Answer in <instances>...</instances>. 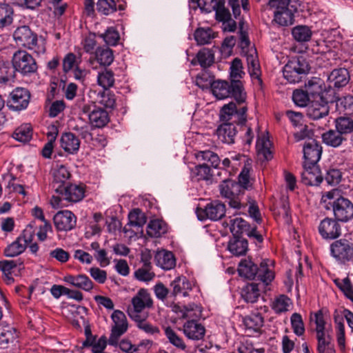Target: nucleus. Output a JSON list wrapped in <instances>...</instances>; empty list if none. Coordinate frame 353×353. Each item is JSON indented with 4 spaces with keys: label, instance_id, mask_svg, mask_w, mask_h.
Listing matches in <instances>:
<instances>
[{
    "label": "nucleus",
    "instance_id": "1",
    "mask_svg": "<svg viewBox=\"0 0 353 353\" xmlns=\"http://www.w3.org/2000/svg\"><path fill=\"white\" fill-rule=\"evenodd\" d=\"M196 158L199 161H205L207 163L196 165L192 169L191 177L192 179L197 181H211L214 176L221 174L220 171L218 170L220 159L216 154L210 150L200 151L196 154Z\"/></svg>",
    "mask_w": 353,
    "mask_h": 353
},
{
    "label": "nucleus",
    "instance_id": "2",
    "mask_svg": "<svg viewBox=\"0 0 353 353\" xmlns=\"http://www.w3.org/2000/svg\"><path fill=\"white\" fill-rule=\"evenodd\" d=\"M331 205L334 218L341 222H347L353 219V203L341 196L338 190H332L323 194L321 201Z\"/></svg>",
    "mask_w": 353,
    "mask_h": 353
},
{
    "label": "nucleus",
    "instance_id": "3",
    "mask_svg": "<svg viewBox=\"0 0 353 353\" xmlns=\"http://www.w3.org/2000/svg\"><path fill=\"white\" fill-rule=\"evenodd\" d=\"M310 69L307 60L303 57H298L292 58L285 65L283 74L289 83H295L299 82Z\"/></svg>",
    "mask_w": 353,
    "mask_h": 353
},
{
    "label": "nucleus",
    "instance_id": "4",
    "mask_svg": "<svg viewBox=\"0 0 353 353\" xmlns=\"http://www.w3.org/2000/svg\"><path fill=\"white\" fill-rule=\"evenodd\" d=\"M290 1L279 3V0H269L267 8H276L274 20L281 26H291L294 22V12L296 9L290 7Z\"/></svg>",
    "mask_w": 353,
    "mask_h": 353
},
{
    "label": "nucleus",
    "instance_id": "5",
    "mask_svg": "<svg viewBox=\"0 0 353 353\" xmlns=\"http://www.w3.org/2000/svg\"><path fill=\"white\" fill-rule=\"evenodd\" d=\"M12 63L16 72L23 76L30 75L37 72L38 66L34 57L25 50H17L13 54Z\"/></svg>",
    "mask_w": 353,
    "mask_h": 353
},
{
    "label": "nucleus",
    "instance_id": "6",
    "mask_svg": "<svg viewBox=\"0 0 353 353\" xmlns=\"http://www.w3.org/2000/svg\"><path fill=\"white\" fill-rule=\"evenodd\" d=\"M59 196H53L56 204L63 199L71 203H77L82 200L85 196V186L83 184H67L57 192Z\"/></svg>",
    "mask_w": 353,
    "mask_h": 353
},
{
    "label": "nucleus",
    "instance_id": "7",
    "mask_svg": "<svg viewBox=\"0 0 353 353\" xmlns=\"http://www.w3.org/2000/svg\"><path fill=\"white\" fill-rule=\"evenodd\" d=\"M331 255L339 262L345 263L353 256V243L345 239L336 240L330 245Z\"/></svg>",
    "mask_w": 353,
    "mask_h": 353
},
{
    "label": "nucleus",
    "instance_id": "8",
    "mask_svg": "<svg viewBox=\"0 0 353 353\" xmlns=\"http://www.w3.org/2000/svg\"><path fill=\"white\" fill-rule=\"evenodd\" d=\"M227 97L234 98L239 104L245 102L246 94L241 81L222 80V99Z\"/></svg>",
    "mask_w": 353,
    "mask_h": 353
},
{
    "label": "nucleus",
    "instance_id": "9",
    "mask_svg": "<svg viewBox=\"0 0 353 353\" xmlns=\"http://www.w3.org/2000/svg\"><path fill=\"white\" fill-rule=\"evenodd\" d=\"M81 112L88 114L90 124L94 128H103L110 121L108 112L101 108H97L94 104H84Z\"/></svg>",
    "mask_w": 353,
    "mask_h": 353
},
{
    "label": "nucleus",
    "instance_id": "10",
    "mask_svg": "<svg viewBox=\"0 0 353 353\" xmlns=\"http://www.w3.org/2000/svg\"><path fill=\"white\" fill-rule=\"evenodd\" d=\"M111 317L114 325L112 327L108 343L112 345H116L119 337L127 331L128 322L125 314L120 310H115L112 314Z\"/></svg>",
    "mask_w": 353,
    "mask_h": 353
},
{
    "label": "nucleus",
    "instance_id": "11",
    "mask_svg": "<svg viewBox=\"0 0 353 353\" xmlns=\"http://www.w3.org/2000/svg\"><path fill=\"white\" fill-rule=\"evenodd\" d=\"M13 37L18 45L30 50L34 49L37 43V35L28 26L17 28Z\"/></svg>",
    "mask_w": 353,
    "mask_h": 353
},
{
    "label": "nucleus",
    "instance_id": "12",
    "mask_svg": "<svg viewBox=\"0 0 353 353\" xmlns=\"http://www.w3.org/2000/svg\"><path fill=\"white\" fill-rule=\"evenodd\" d=\"M336 219L325 218L319 225V232L323 239H336L341 234V227Z\"/></svg>",
    "mask_w": 353,
    "mask_h": 353
},
{
    "label": "nucleus",
    "instance_id": "13",
    "mask_svg": "<svg viewBox=\"0 0 353 353\" xmlns=\"http://www.w3.org/2000/svg\"><path fill=\"white\" fill-rule=\"evenodd\" d=\"M11 99L8 101V107L14 110L26 109L30 102V94L29 91L23 88H17L11 93Z\"/></svg>",
    "mask_w": 353,
    "mask_h": 353
},
{
    "label": "nucleus",
    "instance_id": "14",
    "mask_svg": "<svg viewBox=\"0 0 353 353\" xmlns=\"http://www.w3.org/2000/svg\"><path fill=\"white\" fill-rule=\"evenodd\" d=\"M189 6L194 10L199 8L202 12L214 11L216 21H221V0H189Z\"/></svg>",
    "mask_w": 353,
    "mask_h": 353
},
{
    "label": "nucleus",
    "instance_id": "15",
    "mask_svg": "<svg viewBox=\"0 0 353 353\" xmlns=\"http://www.w3.org/2000/svg\"><path fill=\"white\" fill-rule=\"evenodd\" d=\"M53 221L58 230L68 231L76 225L77 218L71 211L63 210L58 212L54 216Z\"/></svg>",
    "mask_w": 353,
    "mask_h": 353
},
{
    "label": "nucleus",
    "instance_id": "16",
    "mask_svg": "<svg viewBox=\"0 0 353 353\" xmlns=\"http://www.w3.org/2000/svg\"><path fill=\"white\" fill-rule=\"evenodd\" d=\"M322 154V147L314 139L305 142L303 147L304 163L316 165L320 160Z\"/></svg>",
    "mask_w": 353,
    "mask_h": 353
},
{
    "label": "nucleus",
    "instance_id": "17",
    "mask_svg": "<svg viewBox=\"0 0 353 353\" xmlns=\"http://www.w3.org/2000/svg\"><path fill=\"white\" fill-rule=\"evenodd\" d=\"M330 108L328 101L323 99L312 100L307 109V115L313 120H318L328 115Z\"/></svg>",
    "mask_w": 353,
    "mask_h": 353
},
{
    "label": "nucleus",
    "instance_id": "18",
    "mask_svg": "<svg viewBox=\"0 0 353 353\" xmlns=\"http://www.w3.org/2000/svg\"><path fill=\"white\" fill-rule=\"evenodd\" d=\"M243 324L248 335L261 333L264 324V318L260 312H252L243 319Z\"/></svg>",
    "mask_w": 353,
    "mask_h": 353
},
{
    "label": "nucleus",
    "instance_id": "19",
    "mask_svg": "<svg viewBox=\"0 0 353 353\" xmlns=\"http://www.w3.org/2000/svg\"><path fill=\"white\" fill-rule=\"evenodd\" d=\"M301 181L306 185H319L323 181L320 170L316 165L304 163V170L301 173Z\"/></svg>",
    "mask_w": 353,
    "mask_h": 353
},
{
    "label": "nucleus",
    "instance_id": "20",
    "mask_svg": "<svg viewBox=\"0 0 353 353\" xmlns=\"http://www.w3.org/2000/svg\"><path fill=\"white\" fill-rule=\"evenodd\" d=\"M52 185L56 192L67 185L66 182L70 177V172L63 165H54L52 170Z\"/></svg>",
    "mask_w": 353,
    "mask_h": 353
},
{
    "label": "nucleus",
    "instance_id": "21",
    "mask_svg": "<svg viewBox=\"0 0 353 353\" xmlns=\"http://www.w3.org/2000/svg\"><path fill=\"white\" fill-rule=\"evenodd\" d=\"M185 335L191 340L199 341L203 339L205 333V327L196 321H188L183 325Z\"/></svg>",
    "mask_w": 353,
    "mask_h": 353
},
{
    "label": "nucleus",
    "instance_id": "22",
    "mask_svg": "<svg viewBox=\"0 0 353 353\" xmlns=\"http://www.w3.org/2000/svg\"><path fill=\"white\" fill-rule=\"evenodd\" d=\"M220 208L221 203L219 201H214L208 203L205 209L197 208L196 212L198 219L201 221L205 219L219 220L221 219Z\"/></svg>",
    "mask_w": 353,
    "mask_h": 353
},
{
    "label": "nucleus",
    "instance_id": "23",
    "mask_svg": "<svg viewBox=\"0 0 353 353\" xmlns=\"http://www.w3.org/2000/svg\"><path fill=\"white\" fill-rule=\"evenodd\" d=\"M349 72L344 68L333 70L327 77L330 86L340 88L346 85L350 81Z\"/></svg>",
    "mask_w": 353,
    "mask_h": 353
},
{
    "label": "nucleus",
    "instance_id": "24",
    "mask_svg": "<svg viewBox=\"0 0 353 353\" xmlns=\"http://www.w3.org/2000/svg\"><path fill=\"white\" fill-rule=\"evenodd\" d=\"M63 281L77 288L90 292L94 287L93 282L85 274L73 276L68 274L64 276Z\"/></svg>",
    "mask_w": 353,
    "mask_h": 353
},
{
    "label": "nucleus",
    "instance_id": "25",
    "mask_svg": "<svg viewBox=\"0 0 353 353\" xmlns=\"http://www.w3.org/2000/svg\"><path fill=\"white\" fill-rule=\"evenodd\" d=\"M222 226L224 228L229 227L233 237H240L241 234H247L250 228L249 223L242 218L230 219L229 223L224 221L222 222Z\"/></svg>",
    "mask_w": 353,
    "mask_h": 353
},
{
    "label": "nucleus",
    "instance_id": "26",
    "mask_svg": "<svg viewBox=\"0 0 353 353\" xmlns=\"http://www.w3.org/2000/svg\"><path fill=\"white\" fill-rule=\"evenodd\" d=\"M237 271L241 277L252 280L257 274L258 267L250 259H244L239 262Z\"/></svg>",
    "mask_w": 353,
    "mask_h": 353
},
{
    "label": "nucleus",
    "instance_id": "27",
    "mask_svg": "<svg viewBox=\"0 0 353 353\" xmlns=\"http://www.w3.org/2000/svg\"><path fill=\"white\" fill-rule=\"evenodd\" d=\"M154 261L157 265L166 270H171L176 265V259L174 254L165 250L157 252Z\"/></svg>",
    "mask_w": 353,
    "mask_h": 353
},
{
    "label": "nucleus",
    "instance_id": "28",
    "mask_svg": "<svg viewBox=\"0 0 353 353\" xmlns=\"http://www.w3.org/2000/svg\"><path fill=\"white\" fill-rule=\"evenodd\" d=\"M132 303L135 312H141L145 307L152 306L153 301L150 294L145 289H141L132 299Z\"/></svg>",
    "mask_w": 353,
    "mask_h": 353
},
{
    "label": "nucleus",
    "instance_id": "29",
    "mask_svg": "<svg viewBox=\"0 0 353 353\" xmlns=\"http://www.w3.org/2000/svg\"><path fill=\"white\" fill-rule=\"evenodd\" d=\"M323 81L321 79L314 77L305 84V90L312 100L325 98L323 91Z\"/></svg>",
    "mask_w": 353,
    "mask_h": 353
},
{
    "label": "nucleus",
    "instance_id": "30",
    "mask_svg": "<svg viewBox=\"0 0 353 353\" xmlns=\"http://www.w3.org/2000/svg\"><path fill=\"white\" fill-rule=\"evenodd\" d=\"M80 146V141L73 133L67 132L62 134L61 147L70 154L77 152Z\"/></svg>",
    "mask_w": 353,
    "mask_h": 353
},
{
    "label": "nucleus",
    "instance_id": "31",
    "mask_svg": "<svg viewBox=\"0 0 353 353\" xmlns=\"http://www.w3.org/2000/svg\"><path fill=\"white\" fill-rule=\"evenodd\" d=\"M228 250L235 256L245 255L248 250V241L241 237H233L228 242Z\"/></svg>",
    "mask_w": 353,
    "mask_h": 353
},
{
    "label": "nucleus",
    "instance_id": "32",
    "mask_svg": "<svg viewBox=\"0 0 353 353\" xmlns=\"http://www.w3.org/2000/svg\"><path fill=\"white\" fill-rule=\"evenodd\" d=\"M321 137L325 145L332 148H338L342 145L343 141H346V138L336 130H329L323 133Z\"/></svg>",
    "mask_w": 353,
    "mask_h": 353
},
{
    "label": "nucleus",
    "instance_id": "33",
    "mask_svg": "<svg viewBox=\"0 0 353 353\" xmlns=\"http://www.w3.org/2000/svg\"><path fill=\"white\" fill-rule=\"evenodd\" d=\"M214 62V54L210 50L203 48L196 54V57L191 61V64L196 65L199 64L202 68H207Z\"/></svg>",
    "mask_w": 353,
    "mask_h": 353
},
{
    "label": "nucleus",
    "instance_id": "34",
    "mask_svg": "<svg viewBox=\"0 0 353 353\" xmlns=\"http://www.w3.org/2000/svg\"><path fill=\"white\" fill-rule=\"evenodd\" d=\"M167 224L161 219L150 221L147 226V234L151 237H159L167 232Z\"/></svg>",
    "mask_w": 353,
    "mask_h": 353
},
{
    "label": "nucleus",
    "instance_id": "35",
    "mask_svg": "<svg viewBox=\"0 0 353 353\" xmlns=\"http://www.w3.org/2000/svg\"><path fill=\"white\" fill-rule=\"evenodd\" d=\"M95 58L102 65H110L114 61L113 52L108 47H99L95 51Z\"/></svg>",
    "mask_w": 353,
    "mask_h": 353
},
{
    "label": "nucleus",
    "instance_id": "36",
    "mask_svg": "<svg viewBox=\"0 0 353 353\" xmlns=\"http://www.w3.org/2000/svg\"><path fill=\"white\" fill-rule=\"evenodd\" d=\"M13 8L6 3H0V28L9 26L13 21Z\"/></svg>",
    "mask_w": 353,
    "mask_h": 353
},
{
    "label": "nucleus",
    "instance_id": "37",
    "mask_svg": "<svg viewBox=\"0 0 353 353\" xmlns=\"http://www.w3.org/2000/svg\"><path fill=\"white\" fill-rule=\"evenodd\" d=\"M318 353H335L329 334L316 335Z\"/></svg>",
    "mask_w": 353,
    "mask_h": 353
},
{
    "label": "nucleus",
    "instance_id": "38",
    "mask_svg": "<svg viewBox=\"0 0 353 353\" xmlns=\"http://www.w3.org/2000/svg\"><path fill=\"white\" fill-rule=\"evenodd\" d=\"M270 141L265 137L258 138L256 143V148L259 157H262L265 160H270L272 158V154L270 150Z\"/></svg>",
    "mask_w": 353,
    "mask_h": 353
},
{
    "label": "nucleus",
    "instance_id": "39",
    "mask_svg": "<svg viewBox=\"0 0 353 353\" xmlns=\"http://www.w3.org/2000/svg\"><path fill=\"white\" fill-rule=\"evenodd\" d=\"M15 69L13 64L3 63L0 64V83H10L15 78Z\"/></svg>",
    "mask_w": 353,
    "mask_h": 353
},
{
    "label": "nucleus",
    "instance_id": "40",
    "mask_svg": "<svg viewBox=\"0 0 353 353\" xmlns=\"http://www.w3.org/2000/svg\"><path fill=\"white\" fill-rule=\"evenodd\" d=\"M229 80H239L243 79L245 74L243 71V63L239 58H234L230 63Z\"/></svg>",
    "mask_w": 353,
    "mask_h": 353
},
{
    "label": "nucleus",
    "instance_id": "41",
    "mask_svg": "<svg viewBox=\"0 0 353 353\" xmlns=\"http://www.w3.org/2000/svg\"><path fill=\"white\" fill-rule=\"evenodd\" d=\"M97 82L105 90H108L114 83V72L110 70L105 68L98 73Z\"/></svg>",
    "mask_w": 353,
    "mask_h": 353
},
{
    "label": "nucleus",
    "instance_id": "42",
    "mask_svg": "<svg viewBox=\"0 0 353 353\" xmlns=\"http://www.w3.org/2000/svg\"><path fill=\"white\" fill-rule=\"evenodd\" d=\"M259 289L257 283H252L245 286L242 290L241 296L246 302L254 303L259 296Z\"/></svg>",
    "mask_w": 353,
    "mask_h": 353
},
{
    "label": "nucleus",
    "instance_id": "43",
    "mask_svg": "<svg viewBox=\"0 0 353 353\" xmlns=\"http://www.w3.org/2000/svg\"><path fill=\"white\" fill-rule=\"evenodd\" d=\"M336 109L345 115H353V96L346 95L336 101Z\"/></svg>",
    "mask_w": 353,
    "mask_h": 353
},
{
    "label": "nucleus",
    "instance_id": "44",
    "mask_svg": "<svg viewBox=\"0 0 353 353\" xmlns=\"http://www.w3.org/2000/svg\"><path fill=\"white\" fill-rule=\"evenodd\" d=\"M26 248V245L22 242V238H17L5 248L4 254L7 257L17 256L21 254Z\"/></svg>",
    "mask_w": 353,
    "mask_h": 353
},
{
    "label": "nucleus",
    "instance_id": "45",
    "mask_svg": "<svg viewBox=\"0 0 353 353\" xmlns=\"http://www.w3.org/2000/svg\"><path fill=\"white\" fill-rule=\"evenodd\" d=\"M194 39L198 45H205L209 43L214 38L212 30L210 28H199L195 30Z\"/></svg>",
    "mask_w": 353,
    "mask_h": 353
},
{
    "label": "nucleus",
    "instance_id": "46",
    "mask_svg": "<svg viewBox=\"0 0 353 353\" xmlns=\"http://www.w3.org/2000/svg\"><path fill=\"white\" fill-rule=\"evenodd\" d=\"M258 279L262 281L265 285H269L274 279V273L268 267L266 261L261 263L260 268H258L256 276Z\"/></svg>",
    "mask_w": 353,
    "mask_h": 353
},
{
    "label": "nucleus",
    "instance_id": "47",
    "mask_svg": "<svg viewBox=\"0 0 353 353\" xmlns=\"http://www.w3.org/2000/svg\"><path fill=\"white\" fill-rule=\"evenodd\" d=\"M293 38L298 42H306L312 37V31L306 26H297L292 30Z\"/></svg>",
    "mask_w": 353,
    "mask_h": 353
},
{
    "label": "nucleus",
    "instance_id": "48",
    "mask_svg": "<svg viewBox=\"0 0 353 353\" xmlns=\"http://www.w3.org/2000/svg\"><path fill=\"white\" fill-rule=\"evenodd\" d=\"M336 130L343 136L353 132V120L349 117H341L335 119Z\"/></svg>",
    "mask_w": 353,
    "mask_h": 353
},
{
    "label": "nucleus",
    "instance_id": "49",
    "mask_svg": "<svg viewBox=\"0 0 353 353\" xmlns=\"http://www.w3.org/2000/svg\"><path fill=\"white\" fill-rule=\"evenodd\" d=\"M311 320L315 323L316 335L328 334V328L326 327L327 323L321 310L315 312L313 317L311 316Z\"/></svg>",
    "mask_w": 353,
    "mask_h": 353
},
{
    "label": "nucleus",
    "instance_id": "50",
    "mask_svg": "<svg viewBox=\"0 0 353 353\" xmlns=\"http://www.w3.org/2000/svg\"><path fill=\"white\" fill-rule=\"evenodd\" d=\"M17 338L16 331L10 327L0 329V347H6L9 343H12Z\"/></svg>",
    "mask_w": 353,
    "mask_h": 353
},
{
    "label": "nucleus",
    "instance_id": "51",
    "mask_svg": "<svg viewBox=\"0 0 353 353\" xmlns=\"http://www.w3.org/2000/svg\"><path fill=\"white\" fill-rule=\"evenodd\" d=\"M292 303L291 300L286 295L282 294L276 297L272 303V310L276 314L285 312Z\"/></svg>",
    "mask_w": 353,
    "mask_h": 353
},
{
    "label": "nucleus",
    "instance_id": "52",
    "mask_svg": "<svg viewBox=\"0 0 353 353\" xmlns=\"http://www.w3.org/2000/svg\"><path fill=\"white\" fill-rule=\"evenodd\" d=\"M97 10L102 14L109 15L117 11V3L114 0H98Z\"/></svg>",
    "mask_w": 353,
    "mask_h": 353
},
{
    "label": "nucleus",
    "instance_id": "53",
    "mask_svg": "<svg viewBox=\"0 0 353 353\" xmlns=\"http://www.w3.org/2000/svg\"><path fill=\"white\" fill-rule=\"evenodd\" d=\"M32 136L31 128L28 125H23L15 130L12 137L20 142L26 143L31 139Z\"/></svg>",
    "mask_w": 353,
    "mask_h": 353
},
{
    "label": "nucleus",
    "instance_id": "54",
    "mask_svg": "<svg viewBox=\"0 0 353 353\" xmlns=\"http://www.w3.org/2000/svg\"><path fill=\"white\" fill-rule=\"evenodd\" d=\"M222 26L223 30L225 32H234L236 29V23L231 19L230 13L228 9L223 6L222 1Z\"/></svg>",
    "mask_w": 353,
    "mask_h": 353
},
{
    "label": "nucleus",
    "instance_id": "55",
    "mask_svg": "<svg viewBox=\"0 0 353 353\" xmlns=\"http://www.w3.org/2000/svg\"><path fill=\"white\" fill-rule=\"evenodd\" d=\"M98 102L106 108H113L116 103L115 96L108 90H105L99 92Z\"/></svg>",
    "mask_w": 353,
    "mask_h": 353
},
{
    "label": "nucleus",
    "instance_id": "56",
    "mask_svg": "<svg viewBox=\"0 0 353 353\" xmlns=\"http://www.w3.org/2000/svg\"><path fill=\"white\" fill-rule=\"evenodd\" d=\"M290 322L294 333L301 336L305 333V326L302 316L299 313H293L290 317Z\"/></svg>",
    "mask_w": 353,
    "mask_h": 353
},
{
    "label": "nucleus",
    "instance_id": "57",
    "mask_svg": "<svg viewBox=\"0 0 353 353\" xmlns=\"http://www.w3.org/2000/svg\"><path fill=\"white\" fill-rule=\"evenodd\" d=\"M239 158L240 157L237 155L232 156V160L229 158H225L222 161V165L223 166L222 170H225L229 176L235 174L238 170Z\"/></svg>",
    "mask_w": 353,
    "mask_h": 353
},
{
    "label": "nucleus",
    "instance_id": "58",
    "mask_svg": "<svg viewBox=\"0 0 353 353\" xmlns=\"http://www.w3.org/2000/svg\"><path fill=\"white\" fill-rule=\"evenodd\" d=\"M292 99L294 103L300 107H305L308 105L309 101H312L306 90H294L292 94Z\"/></svg>",
    "mask_w": 353,
    "mask_h": 353
},
{
    "label": "nucleus",
    "instance_id": "59",
    "mask_svg": "<svg viewBox=\"0 0 353 353\" xmlns=\"http://www.w3.org/2000/svg\"><path fill=\"white\" fill-rule=\"evenodd\" d=\"M172 288V294L176 296L179 294L183 293V295L187 294L185 290L189 288V283L185 277H178L171 283Z\"/></svg>",
    "mask_w": 353,
    "mask_h": 353
},
{
    "label": "nucleus",
    "instance_id": "60",
    "mask_svg": "<svg viewBox=\"0 0 353 353\" xmlns=\"http://www.w3.org/2000/svg\"><path fill=\"white\" fill-rule=\"evenodd\" d=\"M129 224L132 226H143L146 222V218L139 209H134L128 215Z\"/></svg>",
    "mask_w": 353,
    "mask_h": 353
},
{
    "label": "nucleus",
    "instance_id": "61",
    "mask_svg": "<svg viewBox=\"0 0 353 353\" xmlns=\"http://www.w3.org/2000/svg\"><path fill=\"white\" fill-rule=\"evenodd\" d=\"M235 126L232 123H222V141L228 144L234 143L236 136Z\"/></svg>",
    "mask_w": 353,
    "mask_h": 353
},
{
    "label": "nucleus",
    "instance_id": "62",
    "mask_svg": "<svg viewBox=\"0 0 353 353\" xmlns=\"http://www.w3.org/2000/svg\"><path fill=\"white\" fill-rule=\"evenodd\" d=\"M342 320V318L338 316L334 317V321L336 323L338 345L340 349L344 351L345 349V327Z\"/></svg>",
    "mask_w": 353,
    "mask_h": 353
},
{
    "label": "nucleus",
    "instance_id": "63",
    "mask_svg": "<svg viewBox=\"0 0 353 353\" xmlns=\"http://www.w3.org/2000/svg\"><path fill=\"white\" fill-rule=\"evenodd\" d=\"M99 37L103 38L105 43L108 46L117 45L119 39V34L117 30L113 28H108L105 33L98 34Z\"/></svg>",
    "mask_w": 353,
    "mask_h": 353
},
{
    "label": "nucleus",
    "instance_id": "64",
    "mask_svg": "<svg viewBox=\"0 0 353 353\" xmlns=\"http://www.w3.org/2000/svg\"><path fill=\"white\" fill-rule=\"evenodd\" d=\"M341 177V172L339 169L331 168L327 171L325 176V180L327 184L335 185L340 183Z\"/></svg>",
    "mask_w": 353,
    "mask_h": 353
}]
</instances>
